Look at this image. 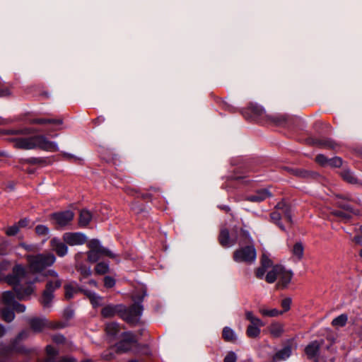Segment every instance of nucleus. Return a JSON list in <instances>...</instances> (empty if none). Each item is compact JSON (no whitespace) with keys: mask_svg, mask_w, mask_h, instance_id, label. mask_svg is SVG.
<instances>
[{"mask_svg":"<svg viewBox=\"0 0 362 362\" xmlns=\"http://www.w3.org/2000/svg\"><path fill=\"white\" fill-rule=\"evenodd\" d=\"M252 242L253 240L250 243L241 245L240 248L234 252L233 259L235 262L250 264L255 261L257 254Z\"/></svg>","mask_w":362,"mask_h":362,"instance_id":"0eeeda50","label":"nucleus"},{"mask_svg":"<svg viewBox=\"0 0 362 362\" xmlns=\"http://www.w3.org/2000/svg\"><path fill=\"white\" fill-rule=\"evenodd\" d=\"M2 298L4 303L8 306H11L16 302L15 295L12 291H10L4 292Z\"/></svg>","mask_w":362,"mask_h":362,"instance_id":"72a5a7b5","label":"nucleus"},{"mask_svg":"<svg viewBox=\"0 0 362 362\" xmlns=\"http://www.w3.org/2000/svg\"><path fill=\"white\" fill-rule=\"evenodd\" d=\"M143 310L141 302H136L128 308L122 304L107 305L102 309L101 315L105 318H110L118 315L127 322L135 325L139 322Z\"/></svg>","mask_w":362,"mask_h":362,"instance_id":"f03ea898","label":"nucleus"},{"mask_svg":"<svg viewBox=\"0 0 362 362\" xmlns=\"http://www.w3.org/2000/svg\"><path fill=\"white\" fill-rule=\"evenodd\" d=\"M291 298H286L283 299L281 300V307L284 309L283 312L288 311L291 308Z\"/></svg>","mask_w":362,"mask_h":362,"instance_id":"49530a36","label":"nucleus"},{"mask_svg":"<svg viewBox=\"0 0 362 362\" xmlns=\"http://www.w3.org/2000/svg\"><path fill=\"white\" fill-rule=\"evenodd\" d=\"M341 176L342 178L349 183L355 184L357 183V178L355 177L353 173L349 170H343L341 172Z\"/></svg>","mask_w":362,"mask_h":362,"instance_id":"473e14b6","label":"nucleus"},{"mask_svg":"<svg viewBox=\"0 0 362 362\" xmlns=\"http://www.w3.org/2000/svg\"><path fill=\"white\" fill-rule=\"evenodd\" d=\"M342 209H344V210H346L347 213L349 212H352L353 210H352V208L351 207V206L349 204H344L343 206H341Z\"/></svg>","mask_w":362,"mask_h":362,"instance_id":"680f3d73","label":"nucleus"},{"mask_svg":"<svg viewBox=\"0 0 362 362\" xmlns=\"http://www.w3.org/2000/svg\"><path fill=\"white\" fill-rule=\"evenodd\" d=\"M115 284V281L112 277L107 276L104 278V285L106 288H112Z\"/></svg>","mask_w":362,"mask_h":362,"instance_id":"de8ad7c7","label":"nucleus"},{"mask_svg":"<svg viewBox=\"0 0 362 362\" xmlns=\"http://www.w3.org/2000/svg\"><path fill=\"white\" fill-rule=\"evenodd\" d=\"M1 315L4 320H5L7 322H11L15 317L13 310L8 308H4L2 310Z\"/></svg>","mask_w":362,"mask_h":362,"instance_id":"e433bc0d","label":"nucleus"},{"mask_svg":"<svg viewBox=\"0 0 362 362\" xmlns=\"http://www.w3.org/2000/svg\"><path fill=\"white\" fill-rule=\"evenodd\" d=\"M20 246L24 248L27 251H34L35 250V246L34 245H28L26 243H21Z\"/></svg>","mask_w":362,"mask_h":362,"instance_id":"13d9d810","label":"nucleus"},{"mask_svg":"<svg viewBox=\"0 0 362 362\" xmlns=\"http://www.w3.org/2000/svg\"><path fill=\"white\" fill-rule=\"evenodd\" d=\"M57 362H76V360L74 358L64 357L57 361Z\"/></svg>","mask_w":362,"mask_h":362,"instance_id":"052dcab7","label":"nucleus"},{"mask_svg":"<svg viewBox=\"0 0 362 362\" xmlns=\"http://www.w3.org/2000/svg\"><path fill=\"white\" fill-rule=\"evenodd\" d=\"M47 284L45 291L42 293L41 303L44 308H50L54 298L55 290L60 288L62 280L59 278L58 273L54 269L48 270L45 274Z\"/></svg>","mask_w":362,"mask_h":362,"instance_id":"20e7f679","label":"nucleus"},{"mask_svg":"<svg viewBox=\"0 0 362 362\" xmlns=\"http://www.w3.org/2000/svg\"><path fill=\"white\" fill-rule=\"evenodd\" d=\"M95 271L98 274H105L109 272V264L103 262H99L96 264Z\"/></svg>","mask_w":362,"mask_h":362,"instance_id":"f704fd0d","label":"nucleus"},{"mask_svg":"<svg viewBox=\"0 0 362 362\" xmlns=\"http://www.w3.org/2000/svg\"><path fill=\"white\" fill-rule=\"evenodd\" d=\"M88 255V260L90 262H96L100 257L101 255V251H96V250H89L87 252Z\"/></svg>","mask_w":362,"mask_h":362,"instance_id":"4c0bfd02","label":"nucleus"},{"mask_svg":"<svg viewBox=\"0 0 362 362\" xmlns=\"http://www.w3.org/2000/svg\"><path fill=\"white\" fill-rule=\"evenodd\" d=\"M52 339L57 344H63L65 341V337L62 334L53 336Z\"/></svg>","mask_w":362,"mask_h":362,"instance_id":"603ef678","label":"nucleus"},{"mask_svg":"<svg viewBox=\"0 0 362 362\" xmlns=\"http://www.w3.org/2000/svg\"><path fill=\"white\" fill-rule=\"evenodd\" d=\"M50 244L52 250L56 252L58 256L64 257L67 254L68 247L66 243H62L59 239L56 238L52 239Z\"/></svg>","mask_w":362,"mask_h":362,"instance_id":"f3484780","label":"nucleus"},{"mask_svg":"<svg viewBox=\"0 0 362 362\" xmlns=\"http://www.w3.org/2000/svg\"><path fill=\"white\" fill-rule=\"evenodd\" d=\"M29 325L34 332H41L45 328L54 327L46 318L33 317L30 319Z\"/></svg>","mask_w":362,"mask_h":362,"instance_id":"ddd939ff","label":"nucleus"},{"mask_svg":"<svg viewBox=\"0 0 362 362\" xmlns=\"http://www.w3.org/2000/svg\"><path fill=\"white\" fill-rule=\"evenodd\" d=\"M19 226L16 224H14L8 228H7L6 230V233L7 235L8 236H12V235H15L16 234L18 233V232L19 231Z\"/></svg>","mask_w":362,"mask_h":362,"instance_id":"79ce46f5","label":"nucleus"},{"mask_svg":"<svg viewBox=\"0 0 362 362\" xmlns=\"http://www.w3.org/2000/svg\"><path fill=\"white\" fill-rule=\"evenodd\" d=\"M315 160L317 163L322 166L328 165L329 159H327L324 155L319 154L316 156Z\"/></svg>","mask_w":362,"mask_h":362,"instance_id":"a18cd8bd","label":"nucleus"},{"mask_svg":"<svg viewBox=\"0 0 362 362\" xmlns=\"http://www.w3.org/2000/svg\"><path fill=\"white\" fill-rule=\"evenodd\" d=\"M293 273L291 271L286 270L281 266V271L279 275V281L277 283L278 288H286L291 281Z\"/></svg>","mask_w":362,"mask_h":362,"instance_id":"a211bd4d","label":"nucleus"},{"mask_svg":"<svg viewBox=\"0 0 362 362\" xmlns=\"http://www.w3.org/2000/svg\"><path fill=\"white\" fill-rule=\"evenodd\" d=\"M223 361H224V362H236L237 356L234 352L230 351L225 356Z\"/></svg>","mask_w":362,"mask_h":362,"instance_id":"09e8293b","label":"nucleus"},{"mask_svg":"<svg viewBox=\"0 0 362 362\" xmlns=\"http://www.w3.org/2000/svg\"><path fill=\"white\" fill-rule=\"evenodd\" d=\"M113 353L111 350H107L102 354V358L106 361H110L113 358Z\"/></svg>","mask_w":362,"mask_h":362,"instance_id":"6e6d98bb","label":"nucleus"},{"mask_svg":"<svg viewBox=\"0 0 362 362\" xmlns=\"http://www.w3.org/2000/svg\"><path fill=\"white\" fill-rule=\"evenodd\" d=\"M304 252V247L301 243H296L292 249V254L294 257H296L298 260H300L303 258Z\"/></svg>","mask_w":362,"mask_h":362,"instance_id":"2f4dec72","label":"nucleus"},{"mask_svg":"<svg viewBox=\"0 0 362 362\" xmlns=\"http://www.w3.org/2000/svg\"><path fill=\"white\" fill-rule=\"evenodd\" d=\"M64 288L66 298L68 299L71 298L75 292L74 289L71 286H66Z\"/></svg>","mask_w":362,"mask_h":362,"instance_id":"3c124183","label":"nucleus"},{"mask_svg":"<svg viewBox=\"0 0 362 362\" xmlns=\"http://www.w3.org/2000/svg\"><path fill=\"white\" fill-rule=\"evenodd\" d=\"M32 132L30 129L24 128L21 129H9L6 132L7 134H29Z\"/></svg>","mask_w":362,"mask_h":362,"instance_id":"58836bf2","label":"nucleus"},{"mask_svg":"<svg viewBox=\"0 0 362 362\" xmlns=\"http://www.w3.org/2000/svg\"><path fill=\"white\" fill-rule=\"evenodd\" d=\"M332 214L334 216L344 220H348L351 218V216L349 213L342 211L341 210H335L332 212Z\"/></svg>","mask_w":362,"mask_h":362,"instance_id":"37998d69","label":"nucleus"},{"mask_svg":"<svg viewBox=\"0 0 362 362\" xmlns=\"http://www.w3.org/2000/svg\"><path fill=\"white\" fill-rule=\"evenodd\" d=\"M46 351H47V355H49L50 356H54L57 354V350L54 349V347H53L51 345L47 346Z\"/></svg>","mask_w":362,"mask_h":362,"instance_id":"5fc2aeb1","label":"nucleus"},{"mask_svg":"<svg viewBox=\"0 0 362 362\" xmlns=\"http://www.w3.org/2000/svg\"><path fill=\"white\" fill-rule=\"evenodd\" d=\"M347 320H348L347 315L341 314L339 316L335 317L332 320V325L335 327H342L346 325Z\"/></svg>","mask_w":362,"mask_h":362,"instance_id":"c85d7f7f","label":"nucleus"},{"mask_svg":"<svg viewBox=\"0 0 362 362\" xmlns=\"http://www.w3.org/2000/svg\"><path fill=\"white\" fill-rule=\"evenodd\" d=\"M76 267L83 277L86 278L91 275L90 267H87L83 264H77Z\"/></svg>","mask_w":362,"mask_h":362,"instance_id":"c9c22d12","label":"nucleus"},{"mask_svg":"<svg viewBox=\"0 0 362 362\" xmlns=\"http://www.w3.org/2000/svg\"><path fill=\"white\" fill-rule=\"evenodd\" d=\"M11 306L13 309L18 313H23L25 310V306L16 301Z\"/></svg>","mask_w":362,"mask_h":362,"instance_id":"8fccbe9b","label":"nucleus"},{"mask_svg":"<svg viewBox=\"0 0 362 362\" xmlns=\"http://www.w3.org/2000/svg\"><path fill=\"white\" fill-rule=\"evenodd\" d=\"M35 232L39 235H48L49 230L45 225H38L35 228Z\"/></svg>","mask_w":362,"mask_h":362,"instance_id":"ea45409f","label":"nucleus"},{"mask_svg":"<svg viewBox=\"0 0 362 362\" xmlns=\"http://www.w3.org/2000/svg\"><path fill=\"white\" fill-rule=\"evenodd\" d=\"M84 294L90 299L91 304L94 306H99L101 304L102 298L97 293L88 291L82 290Z\"/></svg>","mask_w":362,"mask_h":362,"instance_id":"a878e982","label":"nucleus"},{"mask_svg":"<svg viewBox=\"0 0 362 362\" xmlns=\"http://www.w3.org/2000/svg\"><path fill=\"white\" fill-rule=\"evenodd\" d=\"M359 337L362 339V327H361V329L360 330V332H359Z\"/></svg>","mask_w":362,"mask_h":362,"instance_id":"774afa93","label":"nucleus"},{"mask_svg":"<svg viewBox=\"0 0 362 362\" xmlns=\"http://www.w3.org/2000/svg\"><path fill=\"white\" fill-rule=\"evenodd\" d=\"M282 217H284L288 222H291V208L284 202H279L275 207V211L270 214L272 221L279 227L282 230H285V227L281 222Z\"/></svg>","mask_w":362,"mask_h":362,"instance_id":"6e6552de","label":"nucleus"},{"mask_svg":"<svg viewBox=\"0 0 362 362\" xmlns=\"http://www.w3.org/2000/svg\"><path fill=\"white\" fill-rule=\"evenodd\" d=\"M88 284L90 286H97V282L95 280H93V279L90 280L88 281Z\"/></svg>","mask_w":362,"mask_h":362,"instance_id":"69168bd1","label":"nucleus"},{"mask_svg":"<svg viewBox=\"0 0 362 362\" xmlns=\"http://www.w3.org/2000/svg\"><path fill=\"white\" fill-rule=\"evenodd\" d=\"M14 352H19V353H26L27 351L25 348L19 346H16V344L13 341L11 344L6 345L3 343L0 344V356L6 358L9 356H11Z\"/></svg>","mask_w":362,"mask_h":362,"instance_id":"4468645a","label":"nucleus"},{"mask_svg":"<svg viewBox=\"0 0 362 362\" xmlns=\"http://www.w3.org/2000/svg\"><path fill=\"white\" fill-rule=\"evenodd\" d=\"M222 209L226 211H228L230 210V208L227 206H224Z\"/></svg>","mask_w":362,"mask_h":362,"instance_id":"338daca9","label":"nucleus"},{"mask_svg":"<svg viewBox=\"0 0 362 362\" xmlns=\"http://www.w3.org/2000/svg\"><path fill=\"white\" fill-rule=\"evenodd\" d=\"M245 317L250 322L247 326L246 334L250 338H257L260 334V327L264 325L263 322L258 317H255L251 311L245 313Z\"/></svg>","mask_w":362,"mask_h":362,"instance_id":"1a4fd4ad","label":"nucleus"},{"mask_svg":"<svg viewBox=\"0 0 362 362\" xmlns=\"http://www.w3.org/2000/svg\"><path fill=\"white\" fill-rule=\"evenodd\" d=\"M269 329L270 334L275 337H279L284 332L283 326L279 323H272Z\"/></svg>","mask_w":362,"mask_h":362,"instance_id":"7c9ffc66","label":"nucleus"},{"mask_svg":"<svg viewBox=\"0 0 362 362\" xmlns=\"http://www.w3.org/2000/svg\"><path fill=\"white\" fill-rule=\"evenodd\" d=\"M354 240L356 243H362V236H355L354 238Z\"/></svg>","mask_w":362,"mask_h":362,"instance_id":"0e129e2a","label":"nucleus"},{"mask_svg":"<svg viewBox=\"0 0 362 362\" xmlns=\"http://www.w3.org/2000/svg\"><path fill=\"white\" fill-rule=\"evenodd\" d=\"M88 246L90 248V250H96V251H101V254L104 256H107L112 259H117V255L113 253L112 251L108 250L107 248L104 247L100 245V243L99 240L93 239L90 240L88 243Z\"/></svg>","mask_w":362,"mask_h":362,"instance_id":"2eb2a0df","label":"nucleus"},{"mask_svg":"<svg viewBox=\"0 0 362 362\" xmlns=\"http://www.w3.org/2000/svg\"><path fill=\"white\" fill-rule=\"evenodd\" d=\"M122 336V339L116 345L117 352L125 353L137 347V340L132 332H124Z\"/></svg>","mask_w":362,"mask_h":362,"instance_id":"9d476101","label":"nucleus"},{"mask_svg":"<svg viewBox=\"0 0 362 362\" xmlns=\"http://www.w3.org/2000/svg\"><path fill=\"white\" fill-rule=\"evenodd\" d=\"M259 312L264 317H276L283 313L282 311H280L276 308L273 309H267L264 307L260 308L259 309Z\"/></svg>","mask_w":362,"mask_h":362,"instance_id":"bb28decb","label":"nucleus"},{"mask_svg":"<svg viewBox=\"0 0 362 362\" xmlns=\"http://www.w3.org/2000/svg\"><path fill=\"white\" fill-rule=\"evenodd\" d=\"M271 196V193L265 189H259L252 195L247 196L246 200L252 202H261Z\"/></svg>","mask_w":362,"mask_h":362,"instance_id":"6ab92c4d","label":"nucleus"},{"mask_svg":"<svg viewBox=\"0 0 362 362\" xmlns=\"http://www.w3.org/2000/svg\"><path fill=\"white\" fill-rule=\"evenodd\" d=\"M92 214L87 209H83L80 212L78 223L81 226H86L92 219Z\"/></svg>","mask_w":362,"mask_h":362,"instance_id":"5701e85b","label":"nucleus"},{"mask_svg":"<svg viewBox=\"0 0 362 362\" xmlns=\"http://www.w3.org/2000/svg\"><path fill=\"white\" fill-rule=\"evenodd\" d=\"M10 95V90L8 88H0V97H4Z\"/></svg>","mask_w":362,"mask_h":362,"instance_id":"bf43d9fd","label":"nucleus"},{"mask_svg":"<svg viewBox=\"0 0 362 362\" xmlns=\"http://www.w3.org/2000/svg\"><path fill=\"white\" fill-rule=\"evenodd\" d=\"M218 241L220 245L223 247H231L236 243L239 245L244 243H250L252 241V238L248 231L241 229L235 235L232 233L230 235L227 228H222L218 235Z\"/></svg>","mask_w":362,"mask_h":362,"instance_id":"39448f33","label":"nucleus"},{"mask_svg":"<svg viewBox=\"0 0 362 362\" xmlns=\"http://www.w3.org/2000/svg\"><path fill=\"white\" fill-rule=\"evenodd\" d=\"M29 219L25 218L23 219H21L18 223H17V225L19 226V228H25L26 226H28L29 224Z\"/></svg>","mask_w":362,"mask_h":362,"instance_id":"4d7b16f0","label":"nucleus"},{"mask_svg":"<svg viewBox=\"0 0 362 362\" xmlns=\"http://www.w3.org/2000/svg\"><path fill=\"white\" fill-rule=\"evenodd\" d=\"M27 259L30 269L35 272H40L47 267L52 266L56 261L52 253H42L37 255H28Z\"/></svg>","mask_w":362,"mask_h":362,"instance_id":"423d86ee","label":"nucleus"},{"mask_svg":"<svg viewBox=\"0 0 362 362\" xmlns=\"http://www.w3.org/2000/svg\"><path fill=\"white\" fill-rule=\"evenodd\" d=\"M320 349V344L317 341H314L308 344L305 349L308 357L312 358L317 356Z\"/></svg>","mask_w":362,"mask_h":362,"instance_id":"4be33fe9","label":"nucleus"},{"mask_svg":"<svg viewBox=\"0 0 362 362\" xmlns=\"http://www.w3.org/2000/svg\"><path fill=\"white\" fill-rule=\"evenodd\" d=\"M6 333V329L5 327L0 325V337H3Z\"/></svg>","mask_w":362,"mask_h":362,"instance_id":"e2e57ef3","label":"nucleus"},{"mask_svg":"<svg viewBox=\"0 0 362 362\" xmlns=\"http://www.w3.org/2000/svg\"><path fill=\"white\" fill-rule=\"evenodd\" d=\"M105 330L108 336L112 338H115L120 332V327L117 322H110L106 325Z\"/></svg>","mask_w":362,"mask_h":362,"instance_id":"393cba45","label":"nucleus"},{"mask_svg":"<svg viewBox=\"0 0 362 362\" xmlns=\"http://www.w3.org/2000/svg\"><path fill=\"white\" fill-rule=\"evenodd\" d=\"M313 144L320 148L334 149L337 144L330 139H313Z\"/></svg>","mask_w":362,"mask_h":362,"instance_id":"412c9836","label":"nucleus"},{"mask_svg":"<svg viewBox=\"0 0 362 362\" xmlns=\"http://www.w3.org/2000/svg\"><path fill=\"white\" fill-rule=\"evenodd\" d=\"M13 141L14 146L17 148L30 150L38 148L51 152L59 151L57 144L48 140L43 135H37L27 138H16Z\"/></svg>","mask_w":362,"mask_h":362,"instance_id":"7ed1b4c3","label":"nucleus"},{"mask_svg":"<svg viewBox=\"0 0 362 362\" xmlns=\"http://www.w3.org/2000/svg\"><path fill=\"white\" fill-rule=\"evenodd\" d=\"M223 338L227 341H233L236 339L235 332L228 327H225L223 329Z\"/></svg>","mask_w":362,"mask_h":362,"instance_id":"c756f323","label":"nucleus"},{"mask_svg":"<svg viewBox=\"0 0 362 362\" xmlns=\"http://www.w3.org/2000/svg\"><path fill=\"white\" fill-rule=\"evenodd\" d=\"M30 334V332L29 330H27V329L23 330L18 334V336L16 337V338L15 339H13V341L17 344V343L19 341L28 338Z\"/></svg>","mask_w":362,"mask_h":362,"instance_id":"a19ab883","label":"nucleus"},{"mask_svg":"<svg viewBox=\"0 0 362 362\" xmlns=\"http://www.w3.org/2000/svg\"><path fill=\"white\" fill-rule=\"evenodd\" d=\"M25 161L26 163H30V164H39V163H41L43 160L42 158L32 157V158L25 159Z\"/></svg>","mask_w":362,"mask_h":362,"instance_id":"864d4df0","label":"nucleus"},{"mask_svg":"<svg viewBox=\"0 0 362 362\" xmlns=\"http://www.w3.org/2000/svg\"><path fill=\"white\" fill-rule=\"evenodd\" d=\"M272 262L271 259L266 256V255H263L261 259V266L258 267L255 271V275L258 279H263L264 274L267 269L272 267Z\"/></svg>","mask_w":362,"mask_h":362,"instance_id":"dca6fc26","label":"nucleus"},{"mask_svg":"<svg viewBox=\"0 0 362 362\" xmlns=\"http://www.w3.org/2000/svg\"><path fill=\"white\" fill-rule=\"evenodd\" d=\"M63 122L62 119H51V118H37L30 120L31 124H62Z\"/></svg>","mask_w":362,"mask_h":362,"instance_id":"b1692460","label":"nucleus"},{"mask_svg":"<svg viewBox=\"0 0 362 362\" xmlns=\"http://www.w3.org/2000/svg\"><path fill=\"white\" fill-rule=\"evenodd\" d=\"M341 164H342V160L339 157H335V158L329 159V161H328V165L332 166V167H336V168L340 167L341 165Z\"/></svg>","mask_w":362,"mask_h":362,"instance_id":"c03bdc74","label":"nucleus"},{"mask_svg":"<svg viewBox=\"0 0 362 362\" xmlns=\"http://www.w3.org/2000/svg\"><path fill=\"white\" fill-rule=\"evenodd\" d=\"M74 214L70 211H64L52 214V218L59 226H65L73 220Z\"/></svg>","mask_w":362,"mask_h":362,"instance_id":"f8f14e48","label":"nucleus"},{"mask_svg":"<svg viewBox=\"0 0 362 362\" xmlns=\"http://www.w3.org/2000/svg\"><path fill=\"white\" fill-rule=\"evenodd\" d=\"M63 240L70 246H75L84 244L87 238L82 233H65L63 235Z\"/></svg>","mask_w":362,"mask_h":362,"instance_id":"9b49d317","label":"nucleus"},{"mask_svg":"<svg viewBox=\"0 0 362 362\" xmlns=\"http://www.w3.org/2000/svg\"><path fill=\"white\" fill-rule=\"evenodd\" d=\"M6 281L13 286L16 296L19 300H26L33 293V284L37 279L30 280L24 267L17 264L13 267L12 272L5 278Z\"/></svg>","mask_w":362,"mask_h":362,"instance_id":"f257e3e1","label":"nucleus"},{"mask_svg":"<svg viewBox=\"0 0 362 362\" xmlns=\"http://www.w3.org/2000/svg\"><path fill=\"white\" fill-rule=\"evenodd\" d=\"M281 271V265H275L272 270L269 271L265 276V280L269 284L274 283L279 278V273Z\"/></svg>","mask_w":362,"mask_h":362,"instance_id":"aec40b11","label":"nucleus"},{"mask_svg":"<svg viewBox=\"0 0 362 362\" xmlns=\"http://www.w3.org/2000/svg\"><path fill=\"white\" fill-rule=\"evenodd\" d=\"M285 169L289 172H291L292 174L295 175L297 177H303V178H308L310 177H312L313 173L302 170V169H293L289 168H285Z\"/></svg>","mask_w":362,"mask_h":362,"instance_id":"cd10ccee","label":"nucleus"}]
</instances>
